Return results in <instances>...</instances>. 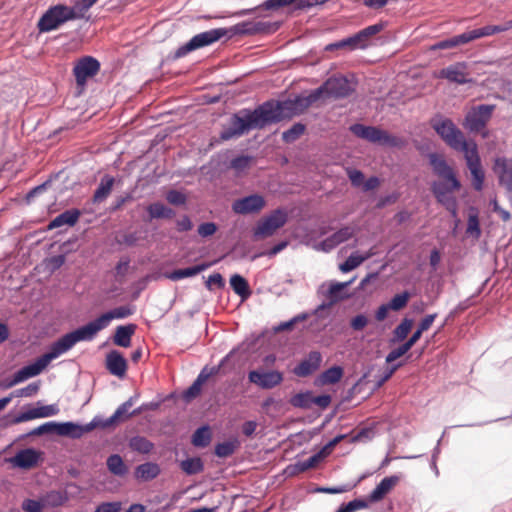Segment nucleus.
<instances>
[{
  "instance_id": "nucleus-43",
  "label": "nucleus",
  "mask_w": 512,
  "mask_h": 512,
  "mask_svg": "<svg viewBox=\"0 0 512 512\" xmlns=\"http://www.w3.org/2000/svg\"><path fill=\"white\" fill-rule=\"evenodd\" d=\"M466 233L475 239H478L481 236L478 210L474 207L469 209Z\"/></svg>"
},
{
  "instance_id": "nucleus-33",
  "label": "nucleus",
  "mask_w": 512,
  "mask_h": 512,
  "mask_svg": "<svg viewBox=\"0 0 512 512\" xmlns=\"http://www.w3.org/2000/svg\"><path fill=\"white\" fill-rule=\"evenodd\" d=\"M81 213L78 209H69L57 217H55L49 224V228H59L63 225L73 226L77 223Z\"/></svg>"
},
{
  "instance_id": "nucleus-62",
  "label": "nucleus",
  "mask_w": 512,
  "mask_h": 512,
  "mask_svg": "<svg viewBox=\"0 0 512 512\" xmlns=\"http://www.w3.org/2000/svg\"><path fill=\"white\" fill-rule=\"evenodd\" d=\"M368 324V318L364 314H359L353 317L350 321V326L355 331L363 330Z\"/></svg>"
},
{
  "instance_id": "nucleus-28",
  "label": "nucleus",
  "mask_w": 512,
  "mask_h": 512,
  "mask_svg": "<svg viewBox=\"0 0 512 512\" xmlns=\"http://www.w3.org/2000/svg\"><path fill=\"white\" fill-rule=\"evenodd\" d=\"M368 42L365 41L364 37L362 36L361 32H357L356 34L347 37L345 39H342L340 41H337L335 43H331L326 46V50H334V49H340V48H348L349 50H357V49H366L368 47Z\"/></svg>"
},
{
  "instance_id": "nucleus-18",
  "label": "nucleus",
  "mask_w": 512,
  "mask_h": 512,
  "mask_svg": "<svg viewBox=\"0 0 512 512\" xmlns=\"http://www.w3.org/2000/svg\"><path fill=\"white\" fill-rule=\"evenodd\" d=\"M134 404V398L130 397L127 401L122 403L116 411L108 418L101 419L99 418V427L107 428L119 422L125 421L129 419L131 416L139 413V410H134L133 412H129L130 408Z\"/></svg>"
},
{
  "instance_id": "nucleus-4",
  "label": "nucleus",
  "mask_w": 512,
  "mask_h": 512,
  "mask_svg": "<svg viewBox=\"0 0 512 512\" xmlns=\"http://www.w3.org/2000/svg\"><path fill=\"white\" fill-rule=\"evenodd\" d=\"M432 127L442 140L456 151L464 153L470 146L476 144L473 140H465L462 131L449 118L433 119Z\"/></svg>"
},
{
  "instance_id": "nucleus-1",
  "label": "nucleus",
  "mask_w": 512,
  "mask_h": 512,
  "mask_svg": "<svg viewBox=\"0 0 512 512\" xmlns=\"http://www.w3.org/2000/svg\"><path fill=\"white\" fill-rule=\"evenodd\" d=\"M428 158L433 172L442 179L432 183V193L436 200L450 212L451 216L456 218L457 201L453 192L458 191L461 188V183L456 177L453 168L448 165L442 155L430 153Z\"/></svg>"
},
{
  "instance_id": "nucleus-7",
  "label": "nucleus",
  "mask_w": 512,
  "mask_h": 512,
  "mask_svg": "<svg viewBox=\"0 0 512 512\" xmlns=\"http://www.w3.org/2000/svg\"><path fill=\"white\" fill-rule=\"evenodd\" d=\"M225 36L226 30L224 27L214 28L196 34L188 42L178 47V49L175 51V58L184 57L192 51L210 46Z\"/></svg>"
},
{
  "instance_id": "nucleus-27",
  "label": "nucleus",
  "mask_w": 512,
  "mask_h": 512,
  "mask_svg": "<svg viewBox=\"0 0 512 512\" xmlns=\"http://www.w3.org/2000/svg\"><path fill=\"white\" fill-rule=\"evenodd\" d=\"M399 481L400 476L398 475H392L383 478L380 481V483L369 494V502L374 503L382 500L386 496V494H388Z\"/></svg>"
},
{
  "instance_id": "nucleus-26",
  "label": "nucleus",
  "mask_w": 512,
  "mask_h": 512,
  "mask_svg": "<svg viewBox=\"0 0 512 512\" xmlns=\"http://www.w3.org/2000/svg\"><path fill=\"white\" fill-rule=\"evenodd\" d=\"M512 28V20L507 21L502 25H487L481 28L466 31L468 41H474L476 39L491 36L497 33L506 32Z\"/></svg>"
},
{
  "instance_id": "nucleus-39",
  "label": "nucleus",
  "mask_w": 512,
  "mask_h": 512,
  "mask_svg": "<svg viewBox=\"0 0 512 512\" xmlns=\"http://www.w3.org/2000/svg\"><path fill=\"white\" fill-rule=\"evenodd\" d=\"M108 470L115 476L123 477L127 474L128 468L122 457L118 454H112L106 461Z\"/></svg>"
},
{
  "instance_id": "nucleus-22",
  "label": "nucleus",
  "mask_w": 512,
  "mask_h": 512,
  "mask_svg": "<svg viewBox=\"0 0 512 512\" xmlns=\"http://www.w3.org/2000/svg\"><path fill=\"white\" fill-rule=\"evenodd\" d=\"M353 282V279L346 282H337L331 281L329 283V288L326 292V297L329 298V303H323L318 307V310H323L331 305L337 303L338 301L344 300L348 298L350 295L347 293L346 289Z\"/></svg>"
},
{
  "instance_id": "nucleus-58",
  "label": "nucleus",
  "mask_w": 512,
  "mask_h": 512,
  "mask_svg": "<svg viewBox=\"0 0 512 512\" xmlns=\"http://www.w3.org/2000/svg\"><path fill=\"white\" fill-rule=\"evenodd\" d=\"M322 459H323L322 453L317 452L316 454L312 455L308 459L299 462L298 463L299 470L303 472L310 468H313Z\"/></svg>"
},
{
  "instance_id": "nucleus-30",
  "label": "nucleus",
  "mask_w": 512,
  "mask_h": 512,
  "mask_svg": "<svg viewBox=\"0 0 512 512\" xmlns=\"http://www.w3.org/2000/svg\"><path fill=\"white\" fill-rule=\"evenodd\" d=\"M495 166L498 170L500 184L512 192V162L507 161L505 158H497Z\"/></svg>"
},
{
  "instance_id": "nucleus-6",
  "label": "nucleus",
  "mask_w": 512,
  "mask_h": 512,
  "mask_svg": "<svg viewBox=\"0 0 512 512\" xmlns=\"http://www.w3.org/2000/svg\"><path fill=\"white\" fill-rule=\"evenodd\" d=\"M350 131L357 137L365 139L371 143H377L389 147H402L405 141L397 136L391 135L385 130L374 126H365L363 124H353Z\"/></svg>"
},
{
  "instance_id": "nucleus-40",
  "label": "nucleus",
  "mask_w": 512,
  "mask_h": 512,
  "mask_svg": "<svg viewBox=\"0 0 512 512\" xmlns=\"http://www.w3.org/2000/svg\"><path fill=\"white\" fill-rule=\"evenodd\" d=\"M133 313V309L129 306L116 307L106 313L100 315L103 323L107 327L113 319H124Z\"/></svg>"
},
{
  "instance_id": "nucleus-50",
  "label": "nucleus",
  "mask_w": 512,
  "mask_h": 512,
  "mask_svg": "<svg viewBox=\"0 0 512 512\" xmlns=\"http://www.w3.org/2000/svg\"><path fill=\"white\" fill-rule=\"evenodd\" d=\"M305 129L306 127L304 124L295 123L288 130L282 133V140L286 143H292L305 132Z\"/></svg>"
},
{
  "instance_id": "nucleus-46",
  "label": "nucleus",
  "mask_w": 512,
  "mask_h": 512,
  "mask_svg": "<svg viewBox=\"0 0 512 512\" xmlns=\"http://www.w3.org/2000/svg\"><path fill=\"white\" fill-rule=\"evenodd\" d=\"M211 441V432L209 426L205 425L198 428L192 435V444L195 447L204 448Z\"/></svg>"
},
{
  "instance_id": "nucleus-44",
  "label": "nucleus",
  "mask_w": 512,
  "mask_h": 512,
  "mask_svg": "<svg viewBox=\"0 0 512 512\" xmlns=\"http://www.w3.org/2000/svg\"><path fill=\"white\" fill-rule=\"evenodd\" d=\"M147 211L151 219L171 218L174 216V211L160 202L150 204L147 207Z\"/></svg>"
},
{
  "instance_id": "nucleus-24",
  "label": "nucleus",
  "mask_w": 512,
  "mask_h": 512,
  "mask_svg": "<svg viewBox=\"0 0 512 512\" xmlns=\"http://www.w3.org/2000/svg\"><path fill=\"white\" fill-rule=\"evenodd\" d=\"M106 369L114 376L123 378L127 371V360L118 351L112 350L106 355Z\"/></svg>"
},
{
  "instance_id": "nucleus-56",
  "label": "nucleus",
  "mask_w": 512,
  "mask_h": 512,
  "mask_svg": "<svg viewBox=\"0 0 512 512\" xmlns=\"http://www.w3.org/2000/svg\"><path fill=\"white\" fill-rule=\"evenodd\" d=\"M308 318V314L307 313H301V314H298L296 315L295 317H293L292 319H290L289 321H285V322H282L280 323L277 327H276V331H284V330H289L291 329L296 323L298 322H301V321H304Z\"/></svg>"
},
{
  "instance_id": "nucleus-54",
  "label": "nucleus",
  "mask_w": 512,
  "mask_h": 512,
  "mask_svg": "<svg viewBox=\"0 0 512 512\" xmlns=\"http://www.w3.org/2000/svg\"><path fill=\"white\" fill-rule=\"evenodd\" d=\"M40 389L39 382H32L27 386L17 389L12 393V397H32L38 393Z\"/></svg>"
},
{
  "instance_id": "nucleus-35",
  "label": "nucleus",
  "mask_w": 512,
  "mask_h": 512,
  "mask_svg": "<svg viewBox=\"0 0 512 512\" xmlns=\"http://www.w3.org/2000/svg\"><path fill=\"white\" fill-rule=\"evenodd\" d=\"M374 256V253H364L359 254L358 252L352 253L343 263L339 265V269L343 273H348L357 267H359L363 262L370 259Z\"/></svg>"
},
{
  "instance_id": "nucleus-55",
  "label": "nucleus",
  "mask_w": 512,
  "mask_h": 512,
  "mask_svg": "<svg viewBox=\"0 0 512 512\" xmlns=\"http://www.w3.org/2000/svg\"><path fill=\"white\" fill-rule=\"evenodd\" d=\"M401 364H395L387 367L383 373L376 376L375 388H380L387 380H389Z\"/></svg>"
},
{
  "instance_id": "nucleus-12",
  "label": "nucleus",
  "mask_w": 512,
  "mask_h": 512,
  "mask_svg": "<svg viewBox=\"0 0 512 512\" xmlns=\"http://www.w3.org/2000/svg\"><path fill=\"white\" fill-rule=\"evenodd\" d=\"M100 62L92 56H83L78 59L73 67V75L77 86L83 90L87 81L98 74Z\"/></svg>"
},
{
  "instance_id": "nucleus-47",
  "label": "nucleus",
  "mask_w": 512,
  "mask_h": 512,
  "mask_svg": "<svg viewBox=\"0 0 512 512\" xmlns=\"http://www.w3.org/2000/svg\"><path fill=\"white\" fill-rule=\"evenodd\" d=\"M343 376V369L340 366H333L325 370L320 376L319 381L323 385L335 384Z\"/></svg>"
},
{
  "instance_id": "nucleus-11",
  "label": "nucleus",
  "mask_w": 512,
  "mask_h": 512,
  "mask_svg": "<svg viewBox=\"0 0 512 512\" xmlns=\"http://www.w3.org/2000/svg\"><path fill=\"white\" fill-rule=\"evenodd\" d=\"M316 90H320V98L325 96L328 98L341 99L348 97L354 91V88L346 77L333 76L328 78Z\"/></svg>"
},
{
  "instance_id": "nucleus-48",
  "label": "nucleus",
  "mask_w": 512,
  "mask_h": 512,
  "mask_svg": "<svg viewBox=\"0 0 512 512\" xmlns=\"http://www.w3.org/2000/svg\"><path fill=\"white\" fill-rule=\"evenodd\" d=\"M289 402L293 407L310 409L312 407V392L305 391L297 393L290 398Z\"/></svg>"
},
{
  "instance_id": "nucleus-64",
  "label": "nucleus",
  "mask_w": 512,
  "mask_h": 512,
  "mask_svg": "<svg viewBox=\"0 0 512 512\" xmlns=\"http://www.w3.org/2000/svg\"><path fill=\"white\" fill-rule=\"evenodd\" d=\"M22 509L25 512H41L42 505L39 501L33 499H26L22 504Z\"/></svg>"
},
{
  "instance_id": "nucleus-20",
  "label": "nucleus",
  "mask_w": 512,
  "mask_h": 512,
  "mask_svg": "<svg viewBox=\"0 0 512 512\" xmlns=\"http://www.w3.org/2000/svg\"><path fill=\"white\" fill-rule=\"evenodd\" d=\"M106 328L103 323L101 317H97L95 320L90 321L86 325H83L73 331H71V335L73 336L75 342L80 341H92L97 333Z\"/></svg>"
},
{
  "instance_id": "nucleus-42",
  "label": "nucleus",
  "mask_w": 512,
  "mask_h": 512,
  "mask_svg": "<svg viewBox=\"0 0 512 512\" xmlns=\"http://www.w3.org/2000/svg\"><path fill=\"white\" fill-rule=\"evenodd\" d=\"M180 468L187 475H195L204 470V464L200 457H192L182 460Z\"/></svg>"
},
{
  "instance_id": "nucleus-3",
  "label": "nucleus",
  "mask_w": 512,
  "mask_h": 512,
  "mask_svg": "<svg viewBox=\"0 0 512 512\" xmlns=\"http://www.w3.org/2000/svg\"><path fill=\"white\" fill-rule=\"evenodd\" d=\"M319 99L320 90L315 89L307 96L298 95L283 101H266L263 105L266 106L267 116L270 124H272L302 114Z\"/></svg>"
},
{
  "instance_id": "nucleus-52",
  "label": "nucleus",
  "mask_w": 512,
  "mask_h": 512,
  "mask_svg": "<svg viewBox=\"0 0 512 512\" xmlns=\"http://www.w3.org/2000/svg\"><path fill=\"white\" fill-rule=\"evenodd\" d=\"M410 298V294L407 291H404L400 294H396L392 299L387 303L391 310L399 311L403 309Z\"/></svg>"
},
{
  "instance_id": "nucleus-5",
  "label": "nucleus",
  "mask_w": 512,
  "mask_h": 512,
  "mask_svg": "<svg viewBox=\"0 0 512 512\" xmlns=\"http://www.w3.org/2000/svg\"><path fill=\"white\" fill-rule=\"evenodd\" d=\"M82 16L83 14L78 13L76 7L58 4L50 7L41 16L37 26L40 32H50L59 28L64 23L70 20L79 19Z\"/></svg>"
},
{
  "instance_id": "nucleus-37",
  "label": "nucleus",
  "mask_w": 512,
  "mask_h": 512,
  "mask_svg": "<svg viewBox=\"0 0 512 512\" xmlns=\"http://www.w3.org/2000/svg\"><path fill=\"white\" fill-rule=\"evenodd\" d=\"M128 446L132 451L140 454H149L154 448L153 442L140 435L131 437Z\"/></svg>"
},
{
  "instance_id": "nucleus-25",
  "label": "nucleus",
  "mask_w": 512,
  "mask_h": 512,
  "mask_svg": "<svg viewBox=\"0 0 512 512\" xmlns=\"http://www.w3.org/2000/svg\"><path fill=\"white\" fill-rule=\"evenodd\" d=\"M76 344L71 332L63 335L57 341L53 342L49 351L43 356L50 363L52 360L58 358L60 355L68 352Z\"/></svg>"
},
{
  "instance_id": "nucleus-63",
  "label": "nucleus",
  "mask_w": 512,
  "mask_h": 512,
  "mask_svg": "<svg viewBox=\"0 0 512 512\" xmlns=\"http://www.w3.org/2000/svg\"><path fill=\"white\" fill-rule=\"evenodd\" d=\"M217 231V226L213 222H205L199 225L198 234L201 237L212 236Z\"/></svg>"
},
{
  "instance_id": "nucleus-13",
  "label": "nucleus",
  "mask_w": 512,
  "mask_h": 512,
  "mask_svg": "<svg viewBox=\"0 0 512 512\" xmlns=\"http://www.w3.org/2000/svg\"><path fill=\"white\" fill-rule=\"evenodd\" d=\"M467 167L472 176V185L476 191H482L484 186L485 173L481 165L477 144H473L464 153Z\"/></svg>"
},
{
  "instance_id": "nucleus-51",
  "label": "nucleus",
  "mask_w": 512,
  "mask_h": 512,
  "mask_svg": "<svg viewBox=\"0 0 512 512\" xmlns=\"http://www.w3.org/2000/svg\"><path fill=\"white\" fill-rule=\"evenodd\" d=\"M49 362L42 355L34 363L22 367L27 375L32 378L39 375L47 366Z\"/></svg>"
},
{
  "instance_id": "nucleus-19",
  "label": "nucleus",
  "mask_w": 512,
  "mask_h": 512,
  "mask_svg": "<svg viewBox=\"0 0 512 512\" xmlns=\"http://www.w3.org/2000/svg\"><path fill=\"white\" fill-rule=\"evenodd\" d=\"M322 362V355L318 351H311L297 366L293 368V373L298 377H307L317 371Z\"/></svg>"
},
{
  "instance_id": "nucleus-16",
  "label": "nucleus",
  "mask_w": 512,
  "mask_h": 512,
  "mask_svg": "<svg viewBox=\"0 0 512 512\" xmlns=\"http://www.w3.org/2000/svg\"><path fill=\"white\" fill-rule=\"evenodd\" d=\"M251 383L256 384L262 389H272L283 381V374L279 371H258L252 370L248 374Z\"/></svg>"
},
{
  "instance_id": "nucleus-53",
  "label": "nucleus",
  "mask_w": 512,
  "mask_h": 512,
  "mask_svg": "<svg viewBox=\"0 0 512 512\" xmlns=\"http://www.w3.org/2000/svg\"><path fill=\"white\" fill-rule=\"evenodd\" d=\"M251 162H252L251 156L241 155V156H237L234 159H232L230 166L237 173H241V172L245 171L247 168H249Z\"/></svg>"
},
{
  "instance_id": "nucleus-57",
  "label": "nucleus",
  "mask_w": 512,
  "mask_h": 512,
  "mask_svg": "<svg viewBox=\"0 0 512 512\" xmlns=\"http://www.w3.org/2000/svg\"><path fill=\"white\" fill-rule=\"evenodd\" d=\"M166 199L173 205H184L187 200L186 195L177 190H170L166 195Z\"/></svg>"
},
{
  "instance_id": "nucleus-9",
  "label": "nucleus",
  "mask_w": 512,
  "mask_h": 512,
  "mask_svg": "<svg viewBox=\"0 0 512 512\" xmlns=\"http://www.w3.org/2000/svg\"><path fill=\"white\" fill-rule=\"evenodd\" d=\"M277 23L247 20L225 28L228 39L234 36H252L257 34H269L278 29Z\"/></svg>"
},
{
  "instance_id": "nucleus-10",
  "label": "nucleus",
  "mask_w": 512,
  "mask_h": 512,
  "mask_svg": "<svg viewBox=\"0 0 512 512\" xmlns=\"http://www.w3.org/2000/svg\"><path fill=\"white\" fill-rule=\"evenodd\" d=\"M494 105L481 104L473 107L465 116L464 127L472 132H481L492 117Z\"/></svg>"
},
{
  "instance_id": "nucleus-15",
  "label": "nucleus",
  "mask_w": 512,
  "mask_h": 512,
  "mask_svg": "<svg viewBox=\"0 0 512 512\" xmlns=\"http://www.w3.org/2000/svg\"><path fill=\"white\" fill-rule=\"evenodd\" d=\"M265 199L259 194H252L237 199L232 204V209L240 215L254 214L260 212L265 207Z\"/></svg>"
},
{
  "instance_id": "nucleus-45",
  "label": "nucleus",
  "mask_w": 512,
  "mask_h": 512,
  "mask_svg": "<svg viewBox=\"0 0 512 512\" xmlns=\"http://www.w3.org/2000/svg\"><path fill=\"white\" fill-rule=\"evenodd\" d=\"M239 446L240 442L237 438L218 443L215 446V454L220 458H226L231 456L239 448Z\"/></svg>"
},
{
  "instance_id": "nucleus-29",
  "label": "nucleus",
  "mask_w": 512,
  "mask_h": 512,
  "mask_svg": "<svg viewBox=\"0 0 512 512\" xmlns=\"http://www.w3.org/2000/svg\"><path fill=\"white\" fill-rule=\"evenodd\" d=\"M39 460V454L32 448L23 449L16 453L13 457L12 462L15 466L23 469H28L37 464Z\"/></svg>"
},
{
  "instance_id": "nucleus-60",
  "label": "nucleus",
  "mask_w": 512,
  "mask_h": 512,
  "mask_svg": "<svg viewBox=\"0 0 512 512\" xmlns=\"http://www.w3.org/2000/svg\"><path fill=\"white\" fill-rule=\"evenodd\" d=\"M410 349L407 348L406 344L403 343L402 345H400L399 347L391 350L387 356H386V363H392L394 362L396 359L400 358L401 356H403L404 354H406Z\"/></svg>"
},
{
  "instance_id": "nucleus-32",
  "label": "nucleus",
  "mask_w": 512,
  "mask_h": 512,
  "mask_svg": "<svg viewBox=\"0 0 512 512\" xmlns=\"http://www.w3.org/2000/svg\"><path fill=\"white\" fill-rule=\"evenodd\" d=\"M135 330L136 325L134 324L118 326L113 337L114 344L124 348L129 347Z\"/></svg>"
},
{
  "instance_id": "nucleus-17",
  "label": "nucleus",
  "mask_w": 512,
  "mask_h": 512,
  "mask_svg": "<svg viewBox=\"0 0 512 512\" xmlns=\"http://www.w3.org/2000/svg\"><path fill=\"white\" fill-rule=\"evenodd\" d=\"M99 427V418L94 417L91 422L86 425H78L72 422L56 424L59 435L70 436L72 438H80L83 434Z\"/></svg>"
},
{
  "instance_id": "nucleus-49",
  "label": "nucleus",
  "mask_w": 512,
  "mask_h": 512,
  "mask_svg": "<svg viewBox=\"0 0 512 512\" xmlns=\"http://www.w3.org/2000/svg\"><path fill=\"white\" fill-rule=\"evenodd\" d=\"M412 328V320L411 319H403L401 323L394 329L393 331V342H400L406 339L409 332Z\"/></svg>"
},
{
  "instance_id": "nucleus-8",
  "label": "nucleus",
  "mask_w": 512,
  "mask_h": 512,
  "mask_svg": "<svg viewBox=\"0 0 512 512\" xmlns=\"http://www.w3.org/2000/svg\"><path fill=\"white\" fill-rule=\"evenodd\" d=\"M288 219L287 212L278 208L269 215L260 219L253 228V238L256 240L264 239L274 235V233L283 227Z\"/></svg>"
},
{
  "instance_id": "nucleus-21",
  "label": "nucleus",
  "mask_w": 512,
  "mask_h": 512,
  "mask_svg": "<svg viewBox=\"0 0 512 512\" xmlns=\"http://www.w3.org/2000/svg\"><path fill=\"white\" fill-rule=\"evenodd\" d=\"M355 233V229L350 226L340 228L338 231L333 233L331 236L325 238L318 244L320 250L324 252H330L341 243L349 240Z\"/></svg>"
},
{
  "instance_id": "nucleus-38",
  "label": "nucleus",
  "mask_w": 512,
  "mask_h": 512,
  "mask_svg": "<svg viewBox=\"0 0 512 512\" xmlns=\"http://www.w3.org/2000/svg\"><path fill=\"white\" fill-rule=\"evenodd\" d=\"M230 286L233 291L242 299H247L251 295L247 280L239 274H234L231 276Z\"/></svg>"
},
{
  "instance_id": "nucleus-14",
  "label": "nucleus",
  "mask_w": 512,
  "mask_h": 512,
  "mask_svg": "<svg viewBox=\"0 0 512 512\" xmlns=\"http://www.w3.org/2000/svg\"><path fill=\"white\" fill-rule=\"evenodd\" d=\"M439 77L459 85L473 82L468 69V64L463 61L453 63L441 69L439 72Z\"/></svg>"
},
{
  "instance_id": "nucleus-34",
  "label": "nucleus",
  "mask_w": 512,
  "mask_h": 512,
  "mask_svg": "<svg viewBox=\"0 0 512 512\" xmlns=\"http://www.w3.org/2000/svg\"><path fill=\"white\" fill-rule=\"evenodd\" d=\"M114 181V178L110 175H105L101 178L99 186L93 195L94 203H101L109 196L112 191Z\"/></svg>"
},
{
  "instance_id": "nucleus-31",
  "label": "nucleus",
  "mask_w": 512,
  "mask_h": 512,
  "mask_svg": "<svg viewBox=\"0 0 512 512\" xmlns=\"http://www.w3.org/2000/svg\"><path fill=\"white\" fill-rule=\"evenodd\" d=\"M161 473L160 466L154 462H145L135 468V478L140 481H151Z\"/></svg>"
},
{
  "instance_id": "nucleus-41",
  "label": "nucleus",
  "mask_w": 512,
  "mask_h": 512,
  "mask_svg": "<svg viewBox=\"0 0 512 512\" xmlns=\"http://www.w3.org/2000/svg\"><path fill=\"white\" fill-rule=\"evenodd\" d=\"M208 267V264H199L192 267L174 270L169 274V279L178 281L184 278L192 277L200 272L204 271Z\"/></svg>"
},
{
  "instance_id": "nucleus-61",
  "label": "nucleus",
  "mask_w": 512,
  "mask_h": 512,
  "mask_svg": "<svg viewBox=\"0 0 512 512\" xmlns=\"http://www.w3.org/2000/svg\"><path fill=\"white\" fill-rule=\"evenodd\" d=\"M121 509V502H103L97 506L94 512H120Z\"/></svg>"
},
{
  "instance_id": "nucleus-36",
  "label": "nucleus",
  "mask_w": 512,
  "mask_h": 512,
  "mask_svg": "<svg viewBox=\"0 0 512 512\" xmlns=\"http://www.w3.org/2000/svg\"><path fill=\"white\" fill-rule=\"evenodd\" d=\"M469 43L466 31L462 34L452 36L448 39H444L441 41H438L437 43L433 44L431 46L432 50H444V49H452L460 45H464Z\"/></svg>"
},
{
  "instance_id": "nucleus-59",
  "label": "nucleus",
  "mask_w": 512,
  "mask_h": 512,
  "mask_svg": "<svg viewBox=\"0 0 512 512\" xmlns=\"http://www.w3.org/2000/svg\"><path fill=\"white\" fill-rule=\"evenodd\" d=\"M384 28V25L382 23H377L374 25H370L362 30H360L362 36L364 37L365 41L368 42V45L370 44V38L379 32H381Z\"/></svg>"
},
{
  "instance_id": "nucleus-2",
  "label": "nucleus",
  "mask_w": 512,
  "mask_h": 512,
  "mask_svg": "<svg viewBox=\"0 0 512 512\" xmlns=\"http://www.w3.org/2000/svg\"><path fill=\"white\" fill-rule=\"evenodd\" d=\"M267 114L268 111L263 104L254 110H240L231 116L229 124L221 131L220 138L227 141L240 137L250 130L265 128L270 124Z\"/></svg>"
},
{
  "instance_id": "nucleus-23",
  "label": "nucleus",
  "mask_w": 512,
  "mask_h": 512,
  "mask_svg": "<svg viewBox=\"0 0 512 512\" xmlns=\"http://www.w3.org/2000/svg\"><path fill=\"white\" fill-rule=\"evenodd\" d=\"M58 412H59V408L56 404L32 408V409H29L25 412L18 414L14 418L13 423H21V422L29 421V420L36 419V418L51 417V416L58 414Z\"/></svg>"
}]
</instances>
